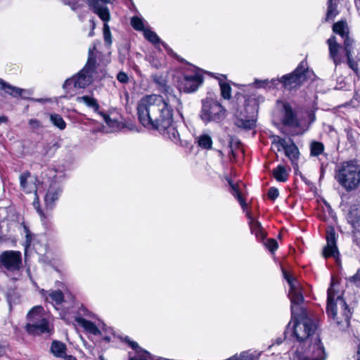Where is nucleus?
<instances>
[{
  "mask_svg": "<svg viewBox=\"0 0 360 360\" xmlns=\"http://www.w3.org/2000/svg\"><path fill=\"white\" fill-rule=\"evenodd\" d=\"M124 342L136 351V352L141 355V358L133 357L129 360H148L149 357V353L147 351L141 349L136 342L131 340L128 337L124 338Z\"/></svg>",
  "mask_w": 360,
  "mask_h": 360,
  "instance_id": "nucleus-25",
  "label": "nucleus"
},
{
  "mask_svg": "<svg viewBox=\"0 0 360 360\" xmlns=\"http://www.w3.org/2000/svg\"><path fill=\"white\" fill-rule=\"evenodd\" d=\"M111 2L112 0H93V11L97 14L103 22H108L110 20V11L106 4Z\"/></svg>",
  "mask_w": 360,
  "mask_h": 360,
  "instance_id": "nucleus-16",
  "label": "nucleus"
},
{
  "mask_svg": "<svg viewBox=\"0 0 360 360\" xmlns=\"http://www.w3.org/2000/svg\"><path fill=\"white\" fill-rule=\"evenodd\" d=\"M23 231H24V233L25 234V245L27 248L31 243L32 234H31L30 230L28 229L27 226H26L25 225H23Z\"/></svg>",
  "mask_w": 360,
  "mask_h": 360,
  "instance_id": "nucleus-51",
  "label": "nucleus"
},
{
  "mask_svg": "<svg viewBox=\"0 0 360 360\" xmlns=\"http://www.w3.org/2000/svg\"><path fill=\"white\" fill-rule=\"evenodd\" d=\"M95 51V45L89 47L85 66L77 75L65 81L63 88L66 93H72L74 89H84L93 82L98 67Z\"/></svg>",
  "mask_w": 360,
  "mask_h": 360,
  "instance_id": "nucleus-4",
  "label": "nucleus"
},
{
  "mask_svg": "<svg viewBox=\"0 0 360 360\" xmlns=\"http://www.w3.org/2000/svg\"><path fill=\"white\" fill-rule=\"evenodd\" d=\"M200 117L206 123L220 122L226 117V110L217 101L206 99L202 101Z\"/></svg>",
  "mask_w": 360,
  "mask_h": 360,
  "instance_id": "nucleus-7",
  "label": "nucleus"
},
{
  "mask_svg": "<svg viewBox=\"0 0 360 360\" xmlns=\"http://www.w3.org/2000/svg\"><path fill=\"white\" fill-rule=\"evenodd\" d=\"M49 117L51 122L60 130H64L66 128V123L59 114L51 113Z\"/></svg>",
  "mask_w": 360,
  "mask_h": 360,
  "instance_id": "nucleus-31",
  "label": "nucleus"
},
{
  "mask_svg": "<svg viewBox=\"0 0 360 360\" xmlns=\"http://www.w3.org/2000/svg\"><path fill=\"white\" fill-rule=\"evenodd\" d=\"M148 61L150 64V65L155 68V69H160L162 67V63L160 61V60L157 58H155L153 56H150L147 58Z\"/></svg>",
  "mask_w": 360,
  "mask_h": 360,
  "instance_id": "nucleus-45",
  "label": "nucleus"
},
{
  "mask_svg": "<svg viewBox=\"0 0 360 360\" xmlns=\"http://www.w3.org/2000/svg\"><path fill=\"white\" fill-rule=\"evenodd\" d=\"M259 354L256 352L244 351L240 353L241 360H258Z\"/></svg>",
  "mask_w": 360,
  "mask_h": 360,
  "instance_id": "nucleus-41",
  "label": "nucleus"
},
{
  "mask_svg": "<svg viewBox=\"0 0 360 360\" xmlns=\"http://www.w3.org/2000/svg\"><path fill=\"white\" fill-rule=\"evenodd\" d=\"M63 193V188L59 183H52L45 195L44 204L46 210H52L56 205V202L59 200Z\"/></svg>",
  "mask_w": 360,
  "mask_h": 360,
  "instance_id": "nucleus-13",
  "label": "nucleus"
},
{
  "mask_svg": "<svg viewBox=\"0 0 360 360\" xmlns=\"http://www.w3.org/2000/svg\"><path fill=\"white\" fill-rule=\"evenodd\" d=\"M283 274L290 287L288 297L291 302L292 316L296 314L297 304H302L304 296L301 284L289 272L283 269Z\"/></svg>",
  "mask_w": 360,
  "mask_h": 360,
  "instance_id": "nucleus-8",
  "label": "nucleus"
},
{
  "mask_svg": "<svg viewBox=\"0 0 360 360\" xmlns=\"http://www.w3.org/2000/svg\"><path fill=\"white\" fill-rule=\"evenodd\" d=\"M357 360H360V344L358 346V351H357Z\"/></svg>",
  "mask_w": 360,
  "mask_h": 360,
  "instance_id": "nucleus-61",
  "label": "nucleus"
},
{
  "mask_svg": "<svg viewBox=\"0 0 360 360\" xmlns=\"http://www.w3.org/2000/svg\"><path fill=\"white\" fill-rule=\"evenodd\" d=\"M326 354L321 342L317 340L309 348L302 352L296 351L293 360H325Z\"/></svg>",
  "mask_w": 360,
  "mask_h": 360,
  "instance_id": "nucleus-11",
  "label": "nucleus"
},
{
  "mask_svg": "<svg viewBox=\"0 0 360 360\" xmlns=\"http://www.w3.org/2000/svg\"><path fill=\"white\" fill-rule=\"evenodd\" d=\"M36 101H38V102H43L44 99L43 98H40V99H37Z\"/></svg>",
  "mask_w": 360,
  "mask_h": 360,
  "instance_id": "nucleus-64",
  "label": "nucleus"
},
{
  "mask_svg": "<svg viewBox=\"0 0 360 360\" xmlns=\"http://www.w3.org/2000/svg\"><path fill=\"white\" fill-rule=\"evenodd\" d=\"M77 101L80 103L85 104L87 107L92 108L95 112L99 109V105L96 100L89 96H79Z\"/></svg>",
  "mask_w": 360,
  "mask_h": 360,
  "instance_id": "nucleus-28",
  "label": "nucleus"
},
{
  "mask_svg": "<svg viewBox=\"0 0 360 360\" xmlns=\"http://www.w3.org/2000/svg\"><path fill=\"white\" fill-rule=\"evenodd\" d=\"M277 104L279 107L282 108L283 113V124L288 126H297L298 121L290 105L288 103L283 101H278Z\"/></svg>",
  "mask_w": 360,
  "mask_h": 360,
  "instance_id": "nucleus-17",
  "label": "nucleus"
},
{
  "mask_svg": "<svg viewBox=\"0 0 360 360\" xmlns=\"http://www.w3.org/2000/svg\"><path fill=\"white\" fill-rule=\"evenodd\" d=\"M172 101L177 103V104L179 105H181V103L180 100L178 98H176L175 96H172Z\"/></svg>",
  "mask_w": 360,
  "mask_h": 360,
  "instance_id": "nucleus-58",
  "label": "nucleus"
},
{
  "mask_svg": "<svg viewBox=\"0 0 360 360\" xmlns=\"http://www.w3.org/2000/svg\"><path fill=\"white\" fill-rule=\"evenodd\" d=\"M33 205L35 207V209L37 210V212L39 213V214L40 216L41 221L43 222L44 224H46L48 222V217L40 209L38 202L34 201L33 202Z\"/></svg>",
  "mask_w": 360,
  "mask_h": 360,
  "instance_id": "nucleus-50",
  "label": "nucleus"
},
{
  "mask_svg": "<svg viewBox=\"0 0 360 360\" xmlns=\"http://www.w3.org/2000/svg\"><path fill=\"white\" fill-rule=\"evenodd\" d=\"M268 197L271 199V200H274L276 198H278V195H279V192H278V190L275 188V187H271L269 189V191H268Z\"/></svg>",
  "mask_w": 360,
  "mask_h": 360,
  "instance_id": "nucleus-55",
  "label": "nucleus"
},
{
  "mask_svg": "<svg viewBox=\"0 0 360 360\" xmlns=\"http://www.w3.org/2000/svg\"><path fill=\"white\" fill-rule=\"evenodd\" d=\"M75 321L80 326L83 327L84 330L89 333L95 335H98L101 334V331L93 322L88 321L82 317H76Z\"/></svg>",
  "mask_w": 360,
  "mask_h": 360,
  "instance_id": "nucleus-23",
  "label": "nucleus"
},
{
  "mask_svg": "<svg viewBox=\"0 0 360 360\" xmlns=\"http://www.w3.org/2000/svg\"><path fill=\"white\" fill-rule=\"evenodd\" d=\"M60 316L63 319H66L65 314L63 313H60Z\"/></svg>",
  "mask_w": 360,
  "mask_h": 360,
  "instance_id": "nucleus-62",
  "label": "nucleus"
},
{
  "mask_svg": "<svg viewBox=\"0 0 360 360\" xmlns=\"http://www.w3.org/2000/svg\"><path fill=\"white\" fill-rule=\"evenodd\" d=\"M273 144L277 148L278 151H281L283 150L285 151L288 145L285 139L278 136L274 137Z\"/></svg>",
  "mask_w": 360,
  "mask_h": 360,
  "instance_id": "nucleus-37",
  "label": "nucleus"
},
{
  "mask_svg": "<svg viewBox=\"0 0 360 360\" xmlns=\"http://www.w3.org/2000/svg\"><path fill=\"white\" fill-rule=\"evenodd\" d=\"M256 120L253 117L246 116L242 112L236 115L235 124L237 127L245 129H251L255 127Z\"/></svg>",
  "mask_w": 360,
  "mask_h": 360,
  "instance_id": "nucleus-20",
  "label": "nucleus"
},
{
  "mask_svg": "<svg viewBox=\"0 0 360 360\" xmlns=\"http://www.w3.org/2000/svg\"><path fill=\"white\" fill-rule=\"evenodd\" d=\"M279 84H281V78H273L271 79H269V89H277Z\"/></svg>",
  "mask_w": 360,
  "mask_h": 360,
  "instance_id": "nucleus-53",
  "label": "nucleus"
},
{
  "mask_svg": "<svg viewBox=\"0 0 360 360\" xmlns=\"http://www.w3.org/2000/svg\"><path fill=\"white\" fill-rule=\"evenodd\" d=\"M265 246L271 251V252H274L277 250L278 245L277 241L275 239L271 238L269 239L266 243H265Z\"/></svg>",
  "mask_w": 360,
  "mask_h": 360,
  "instance_id": "nucleus-49",
  "label": "nucleus"
},
{
  "mask_svg": "<svg viewBox=\"0 0 360 360\" xmlns=\"http://www.w3.org/2000/svg\"><path fill=\"white\" fill-rule=\"evenodd\" d=\"M94 31H93V30H91V31L89 32V35L90 37H92V36L94 35Z\"/></svg>",
  "mask_w": 360,
  "mask_h": 360,
  "instance_id": "nucleus-63",
  "label": "nucleus"
},
{
  "mask_svg": "<svg viewBox=\"0 0 360 360\" xmlns=\"http://www.w3.org/2000/svg\"><path fill=\"white\" fill-rule=\"evenodd\" d=\"M355 4L356 8L360 10V0H355Z\"/></svg>",
  "mask_w": 360,
  "mask_h": 360,
  "instance_id": "nucleus-60",
  "label": "nucleus"
},
{
  "mask_svg": "<svg viewBox=\"0 0 360 360\" xmlns=\"http://www.w3.org/2000/svg\"><path fill=\"white\" fill-rule=\"evenodd\" d=\"M143 35L146 39L153 44H157L160 41V38L157 34L150 30H145L143 31Z\"/></svg>",
  "mask_w": 360,
  "mask_h": 360,
  "instance_id": "nucleus-40",
  "label": "nucleus"
},
{
  "mask_svg": "<svg viewBox=\"0 0 360 360\" xmlns=\"http://www.w3.org/2000/svg\"><path fill=\"white\" fill-rule=\"evenodd\" d=\"M202 83V77L197 72L184 74L179 82V88L186 93L195 91Z\"/></svg>",
  "mask_w": 360,
  "mask_h": 360,
  "instance_id": "nucleus-12",
  "label": "nucleus"
},
{
  "mask_svg": "<svg viewBox=\"0 0 360 360\" xmlns=\"http://www.w3.org/2000/svg\"><path fill=\"white\" fill-rule=\"evenodd\" d=\"M22 266V255L19 251L6 250L0 255V268L8 271H18Z\"/></svg>",
  "mask_w": 360,
  "mask_h": 360,
  "instance_id": "nucleus-10",
  "label": "nucleus"
},
{
  "mask_svg": "<svg viewBox=\"0 0 360 360\" xmlns=\"http://www.w3.org/2000/svg\"><path fill=\"white\" fill-rule=\"evenodd\" d=\"M274 177L276 181L280 182H285L288 180V173L285 167L283 165H278L272 171Z\"/></svg>",
  "mask_w": 360,
  "mask_h": 360,
  "instance_id": "nucleus-27",
  "label": "nucleus"
},
{
  "mask_svg": "<svg viewBox=\"0 0 360 360\" xmlns=\"http://www.w3.org/2000/svg\"><path fill=\"white\" fill-rule=\"evenodd\" d=\"M252 85L255 88H263L269 89V79H255Z\"/></svg>",
  "mask_w": 360,
  "mask_h": 360,
  "instance_id": "nucleus-47",
  "label": "nucleus"
},
{
  "mask_svg": "<svg viewBox=\"0 0 360 360\" xmlns=\"http://www.w3.org/2000/svg\"><path fill=\"white\" fill-rule=\"evenodd\" d=\"M308 74L307 64L302 61L292 73L281 77V84L285 89H292L303 83Z\"/></svg>",
  "mask_w": 360,
  "mask_h": 360,
  "instance_id": "nucleus-9",
  "label": "nucleus"
},
{
  "mask_svg": "<svg viewBox=\"0 0 360 360\" xmlns=\"http://www.w3.org/2000/svg\"><path fill=\"white\" fill-rule=\"evenodd\" d=\"M63 3L68 5L72 11H77L81 6L82 0H63Z\"/></svg>",
  "mask_w": 360,
  "mask_h": 360,
  "instance_id": "nucleus-46",
  "label": "nucleus"
},
{
  "mask_svg": "<svg viewBox=\"0 0 360 360\" xmlns=\"http://www.w3.org/2000/svg\"><path fill=\"white\" fill-rule=\"evenodd\" d=\"M27 323L25 329L32 335H40L51 333L52 326L49 321V316L41 306L33 307L27 314Z\"/></svg>",
  "mask_w": 360,
  "mask_h": 360,
  "instance_id": "nucleus-6",
  "label": "nucleus"
},
{
  "mask_svg": "<svg viewBox=\"0 0 360 360\" xmlns=\"http://www.w3.org/2000/svg\"><path fill=\"white\" fill-rule=\"evenodd\" d=\"M228 182H229V184L230 185L231 188V194L236 198H237V200L239 201L240 205L242 206V207H245V206H246V204L245 202V200L243 199V198L241 197L240 195V191L238 190V188H237V186L231 181V180L230 179H228Z\"/></svg>",
  "mask_w": 360,
  "mask_h": 360,
  "instance_id": "nucleus-36",
  "label": "nucleus"
},
{
  "mask_svg": "<svg viewBox=\"0 0 360 360\" xmlns=\"http://www.w3.org/2000/svg\"><path fill=\"white\" fill-rule=\"evenodd\" d=\"M104 26H103V37L105 43L110 46L112 44V35L110 30V27L108 25V22H104Z\"/></svg>",
  "mask_w": 360,
  "mask_h": 360,
  "instance_id": "nucleus-43",
  "label": "nucleus"
},
{
  "mask_svg": "<svg viewBox=\"0 0 360 360\" xmlns=\"http://www.w3.org/2000/svg\"><path fill=\"white\" fill-rule=\"evenodd\" d=\"M0 89L13 96H22V93L26 91L23 89H20L10 85L3 79H0Z\"/></svg>",
  "mask_w": 360,
  "mask_h": 360,
  "instance_id": "nucleus-26",
  "label": "nucleus"
},
{
  "mask_svg": "<svg viewBox=\"0 0 360 360\" xmlns=\"http://www.w3.org/2000/svg\"><path fill=\"white\" fill-rule=\"evenodd\" d=\"M285 154L288 158L293 160L298 158L299 150L297 147L293 143H291L290 144H288L285 148Z\"/></svg>",
  "mask_w": 360,
  "mask_h": 360,
  "instance_id": "nucleus-34",
  "label": "nucleus"
},
{
  "mask_svg": "<svg viewBox=\"0 0 360 360\" xmlns=\"http://www.w3.org/2000/svg\"><path fill=\"white\" fill-rule=\"evenodd\" d=\"M311 155L319 156L324 150V146L321 142L312 141L310 143Z\"/></svg>",
  "mask_w": 360,
  "mask_h": 360,
  "instance_id": "nucleus-35",
  "label": "nucleus"
},
{
  "mask_svg": "<svg viewBox=\"0 0 360 360\" xmlns=\"http://www.w3.org/2000/svg\"><path fill=\"white\" fill-rule=\"evenodd\" d=\"M333 31L339 34L342 38H344L349 33L347 24L343 21L335 23L333 26Z\"/></svg>",
  "mask_w": 360,
  "mask_h": 360,
  "instance_id": "nucleus-32",
  "label": "nucleus"
},
{
  "mask_svg": "<svg viewBox=\"0 0 360 360\" xmlns=\"http://www.w3.org/2000/svg\"><path fill=\"white\" fill-rule=\"evenodd\" d=\"M347 59V64L355 72L358 71V63L352 57V52L349 55H345Z\"/></svg>",
  "mask_w": 360,
  "mask_h": 360,
  "instance_id": "nucleus-44",
  "label": "nucleus"
},
{
  "mask_svg": "<svg viewBox=\"0 0 360 360\" xmlns=\"http://www.w3.org/2000/svg\"><path fill=\"white\" fill-rule=\"evenodd\" d=\"M343 39L345 55H349L350 53L352 52V44L354 41L349 37L348 34L346 36H345Z\"/></svg>",
  "mask_w": 360,
  "mask_h": 360,
  "instance_id": "nucleus-42",
  "label": "nucleus"
},
{
  "mask_svg": "<svg viewBox=\"0 0 360 360\" xmlns=\"http://www.w3.org/2000/svg\"><path fill=\"white\" fill-rule=\"evenodd\" d=\"M117 79L122 84H127L129 82V77L124 72H120L117 75Z\"/></svg>",
  "mask_w": 360,
  "mask_h": 360,
  "instance_id": "nucleus-54",
  "label": "nucleus"
},
{
  "mask_svg": "<svg viewBox=\"0 0 360 360\" xmlns=\"http://www.w3.org/2000/svg\"><path fill=\"white\" fill-rule=\"evenodd\" d=\"M41 295L46 302L51 303L56 308L57 305L62 304L64 301V295L59 290H40Z\"/></svg>",
  "mask_w": 360,
  "mask_h": 360,
  "instance_id": "nucleus-18",
  "label": "nucleus"
},
{
  "mask_svg": "<svg viewBox=\"0 0 360 360\" xmlns=\"http://www.w3.org/2000/svg\"><path fill=\"white\" fill-rule=\"evenodd\" d=\"M302 304H297L296 314L294 317L291 312V321L284 333L285 338H287L288 334L290 333V335L300 342L307 341L316 330L314 321L307 316Z\"/></svg>",
  "mask_w": 360,
  "mask_h": 360,
  "instance_id": "nucleus-3",
  "label": "nucleus"
},
{
  "mask_svg": "<svg viewBox=\"0 0 360 360\" xmlns=\"http://www.w3.org/2000/svg\"><path fill=\"white\" fill-rule=\"evenodd\" d=\"M20 183L21 188L26 193L36 192L37 186L31 178L29 172H24L20 176Z\"/></svg>",
  "mask_w": 360,
  "mask_h": 360,
  "instance_id": "nucleus-21",
  "label": "nucleus"
},
{
  "mask_svg": "<svg viewBox=\"0 0 360 360\" xmlns=\"http://www.w3.org/2000/svg\"><path fill=\"white\" fill-rule=\"evenodd\" d=\"M153 81L157 84L159 89L162 91H168V87L166 84V80L162 75L153 74L151 75Z\"/></svg>",
  "mask_w": 360,
  "mask_h": 360,
  "instance_id": "nucleus-33",
  "label": "nucleus"
},
{
  "mask_svg": "<svg viewBox=\"0 0 360 360\" xmlns=\"http://www.w3.org/2000/svg\"><path fill=\"white\" fill-rule=\"evenodd\" d=\"M221 94L225 99H229L231 97V87L226 82H219Z\"/></svg>",
  "mask_w": 360,
  "mask_h": 360,
  "instance_id": "nucleus-38",
  "label": "nucleus"
},
{
  "mask_svg": "<svg viewBox=\"0 0 360 360\" xmlns=\"http://www.w3.org/2000/svg\"><path fill=\"white\" fill-rule=\"evenodd\" d=\"M50 350L54 356L61 358L65 356L67 347L65 343L60 341L53 340L51 342Z\"/></svg>",
  "mask_w": 360,
  "mask_h": 360,
  "instance_id": "nucleus-24",
  "label": "nucleus"
},
{
  "mask_svg": "<svg viewBox=\"0 0 360 360\" xmlns=\"http://www.w3.org/2000/svg\"><path fill=\"white\" fill-rule=\"evenodd\" d=\"M347 221L352 225L354 232V239L360 246V207L354 205L347 215Z\"/></svg>",
  "mask_w": 360,
  "mask_h": 360,
  "instance_id": "nucleus-14",
  "label": "nucleus"
},
{
  "mask_svg": "<svg viewBox=\"0 0 360 360\" xmlns=\"http://www.w3.org/2000/svg\"><path fill=\"white\" fill-rule=\"evenodd\" d=\"M198 146L204 149H211L212 139L207 134H202L196 138Z\"/></svg>",
  "mask_w": 360,
  "mask_h": 360,
  "instance_id": "nucleus-29",
  "label": "nucleus"
},
{
  "mask_svg": "<svg viewBox=\"0 0 360 360\" xmlns=\"http://www.w3.org/2000/svg\"><path fill=\"white\" fill-rule=\"evenodd\" d=\"M326 246L323 249V255L324 257H335L338 253L336 245L335 231L333 227H329L326 231Z\"/></svg>",
  "mask_w": 360,
  "mask_h": 360,
  "instance_id": "nucleus-15",
  "label": "nucleus"
},
{
  "mask_svg": "<svg viewBox=\"0 0 360 360\" xmlns=\"http://www.w3.org/2000/svg\"><path fill=\"white\" fill-rule=\"evenodd\" d=\"M249 218V224L252 233L255 234L257 238L259 240H263L266 238V232L262 228L260 222L253 219L250 214H248Z\"/></svg>",
  "mask_w": 360,
  "mask_h": 360,
  "instance_id": "nucleus-22",
  "label": "nucleus"
},
{
  "mask_svg": "<svg viewBox=\"0 0 360 360\" xmlns=\"http://www.w3.org/2000/svg\"><path fill=\"white\" fill-rule=\"evenodd\" d=\"M327 44L328 45L329 57L333 60L335 66L337 67L342 61L341 56L339 55V49L340 46L337 42V39L335 36L330 37L327 40Z\"/></svg>",
  "mask_w": 360,
  "mask_h": 360,
  "instance_id": "nucleus-19",
  "label": "nucleus"
},
{
  "mask_svg": "<svg viewBox=\"0 0 360 360\" xmlns=\"http://www.w3.org/2000/svg\"><path fill=\"white\" fill-rule=\"evenodd\" d=\"M64 360H77L76 357L72 355H67L65 353V356L62 357Z\"/></svg>",
  "mask_w": 360,
  "mask_h": 360,
  "instance_id": "nucleus-57",
  "label": "nucleus"
},
{
  "mask_svg": "<svg viewBox=\"0 0 360 360\" xmlns=\"http://www.w3.org/2000/svg\"><path fill=\"white\" fill-rule=\"evenodd\" d=\"M168 101L156 94L141 98L137 105L140 123L146 129L156 130L174 142L179 141V134L173 120V110Z\"/></svg>",
  "mask_w": 360,
  "mask_h": 360,
  "instance_id": "nucleus-1",
  "label": "nucleus"
},
{
  "mask_svg": "<svg viewBox=\"0 0 360 360\" xmlns=\"http://www.w3.org/2000/svg\"><path fill=\"white\" fill-rule=\"evenodd\" d=\"M335 286L332 281L328 289L326 312L340 329L345 330L349 325L352 313L342 295L335 290Z\"/></svg>",
  "mask_w": 360,
  "mask_h": 360,
  "instance_id": "nucleus-2",
  "label": "nucleus"
},
{
  "mask_svg": "<svg viewBox=\"0 0 360 360\" xmlns=\"http://www.w3.org/2000/svg\"><path fill=\"white\" fill-rule=\"evenodd\" d=\"M335 179L347 192L360 188V164L356 161L342 162L338 169Z\"/></svg>",
  "mask_w": 360,
  "mask_h": 360,
  "instance_id": "nucleus-5",
  "label": "nucleus"
},
{
  "mask_svg": "<svg viewBox=\"0 0 360 360\" xmlns=\"http://www.w3.org/2000/svg\"><path fill=\"white\" fill-rule=\"evenodd\" d=\"M7 120H8V118L6 116H1L0 117V124L1 123H4V122H6Z\"/></svg>",
  "mask_w": 360,
  "mask_h": 360,
  "instance_id": "nucleus-59",
  "label": "nucleus"
},
{
  "mask_svg": "<svg viewBox=\"0 0 360 360\" xmlns=\"http://www.w3.org/2000/svg\"><path fill=\"white\" fill-rule=\"evenodd\" d=\"M131 25L136 30L143 32L146 30L144 28L143 20L139 17H133L131 20Z\"/></svg>",
  "mask_w": 360,
  "mask_h": 360,
  "instance_id": "nucleus-39",
  "label": "nucleus"
},
{
  "mask_svg": "<svg viewBox=\"0 0 360 360\" xmlns=\"http://www.w3.org/2000/svg\"><path fill=\"white\" fill-rule=\"evenodd\" d=\"M283 340L282 338H278L275 340V342L269 347V349H271V348L274 347L276 345H280L283 343Z\"/></svg>",
  "mask_w": 360,
  "mask_h": 360,
  "instance_id": "nucleus-56",
  "label": "nucleus"
},
{
  "mask_svg": "<svg viewBox=\"0 0 360 360\" xmlns=\"http://www.w3.org/2000/svg\"><path fill=\"white\" fill-rule=\"evenodd\" d=\"M101 115L108 126L112 128L117 127V122L112 119L108 115L105 113H101Z\"/></svg>",
  "mask_w": 360,
  "mask_h": 360,
  "instance_id": "nucleus-48",
  "label": "nucleus"
},
{
  "mask_svg": "<svg viewBox=\"0 0 360 360\" xmlns=\"http://www.w3.org/2000/svg\"><path fill=\"white\" fill-rule=\"evenodd\" d=\"M338 0H328L326 20H332L338 15Z\"/></svg>",
  "mask_w": 360,
  "mask_h": 360,
  "instance_id": "nucleus-30",
  "label": "nucleus"
},
{
  "mask_svg": "<svg viewBox=\"0 0 360 360\" xmlns=\"http://www.w3.org/2000/svg\"><path fill=\"white\" fill-rule=\"evenodd\" d=\"M30 128L33 130H37L42 128L41 122L37 119H30L28 122Z\"/></svg>",
  "mask_w": 360,
  "mask_h": 360,
  "instance_id": "nucleus-52",
  "label": "nucleus"
}]
</instances>
